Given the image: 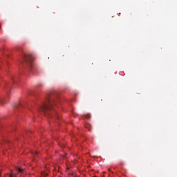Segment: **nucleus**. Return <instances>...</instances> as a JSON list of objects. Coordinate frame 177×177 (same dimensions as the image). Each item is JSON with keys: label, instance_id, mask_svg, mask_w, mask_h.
<instances>
[{"label": "nucleus", "instance_id": "obj_1", "mask_svg": "<svg viewBox=\"0 0 177 177\" xmlns=\"http://www.w3.org/2000/svg\"><path fill=\"white\" fill-rule=\"evenodd\" d=\"M54 104H56V100L52 96L48 95L43 104L39 106V111H42L47 117H52Z\"/></svg>", "mask_w": 177, "mask_h": 177}, {"label": "nucleus", "instance_id": "obj_2", "mask_svg": "<svg viewBox=\"0 0 177 177\" xmlns=\"http://www.w3.org/2000/svg\"><path fill=\"white\" fill-rule=\"evenodd\" d=\"M24 62L29 67H32V62H34V57L32 55H27L26 53H24L23 55Z\"/></svg>", "mask_w": 177, "mask_h": 177}, {"label": "nucleus", "instance_id": "obj_3", "mask_svg": "<svg viewBox=\"0 0 177 177\" xmlns=\"http://www.w3.org/2000/svg\"><path fill=\"white\" fill-rule=\"evenodd\" d=\"M17 171L18 172H19V174H23V171H24V170L23 169L20 168V167H17Z\"/></svg>", "mask_w": 177, "mask_h": 177}, {"label": "nucleus", "instance_id": "obj_4", "mask_svg": "<svg viewBox=\"0 0 177 177\" xmlns=\"http://www.w3.org/2000/svg\"><path fill=\"white\" fill-rule=\"evenodd\" d=\"M20 106H22L21 103H17L14 105V107H20Z\"/></svg>", "mask_w": 177, "mask_h": 177}, {"label": "nucleus", "instance_id": "obj_5", "mask_svg": "<svg viewBox=\"0 0 177 177\" xmlns=\"http://www.w3.org/2000/svg\"><path fill=\"white\" fill-rule=\"evenodd\" d=\"M0 104H5V101H3V99H1L0 98Z\"/></svg>", "mask_w": 177, "mask_h": 177}, {"label": "nucleus", "instance_id": "obj_6", "mask_svg": "<svg viewBox=\"0 0 177 177\" xmlns=\"http://www.w3.org/2000/svg\"><path fill=\"white\" fill-rule=\"evenodd\" d=\"M35 156H38V152L35 151V154H33V157H35Z\"/></svg>", "mask_w": 177, "mask_h": 177}, {"label": "nucleus", "instance_id": "obj_7", "mask_svg": "<svg viewBox=\"0 0 177 177\" xmlns=\"http://www.w3.org/2000/svg\"><path fill=\"white\" fill-rule=\"evenodd\" d=\"M86 118H91V115H86Z\"/></svg>", "mask_w": 177, "mask_h": 177}]
</instances>
